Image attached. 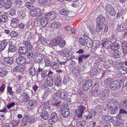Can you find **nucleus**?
Masks as SVG:
<instances>
[{
    "label": "nucleus",
    "mask_w": 127,
    "mask_h": 127,
    "mask_svg": "<svg viewBox=\"0 0 127 127\" xmlns=\"http://www.w3.org/2000/svg\"><path fill=\"white\" fill-rule=\"evenodd\" d=\"M46 81L47 84L48 86L51 87L53 85L54 80L52 78L47 77Z\"/></svg>",
    "instance_id": "nucleus-30"
},
{
    "label": "nucleus",
    "mask_w": 127,
    "mask_h": 127,
    "mask_svg": "<svg viewBox=\"0 0 127 127\" xmlns=\"http://www.w3.org/2000/svg\"><path fill=\"white\" fill-rule=\"evenodd\" d=\"M101 71V69L98 68H95L91 70L90 75L92 76H95L99 73Z\"/></svg>",
    "instance_id": "nucleus-20"
},
{
    "label": "nucleus",
    "mask_w": 127,
    "mask_h": 127,
    "mask_svg": "<svg viewBox=\"0 0 127 127\" xmlns=\"http://www.w3.org/2000/svg\"><path fill=\"white\" fill-rule=\"evenodd\" d=\"M7 71L0 69V76L1 78H4L6 75L7 73Z\"/></svg>",
    "instance_id": "nucleus-53"
},
{
    "label": "nucleus",
    "mask_w": 127,
    "mask_h": 127,
    "mask_svg": "<svg viewBox=\"0 0 127 127\" xmlns=\"http://www.w3.org/2000/svg\"><path fill=\"white\" fill-rule=\"evenodd\" d=\"M65 41L63 40L61 37H58V40L57 45L61 48H62L65 45Z\"/></svg>",
    "instance_id": "nucleus-15"
},
{
    "label": "nucleus",
    "mask_w": 127,
    "mask_h": 127,
    "mask_svg": "<svg viewBox=\"0 0 127 127\" xmlns=\"http://www.w3.org/2000/svg\"><path fill=\"white\" fill-rule=\"evenodd\" d=\"M32 20H30L28 22L27 25L28 28H30L32 27Z\"/></svg>",
    "instance_id": "nucleus-63"
},
{
    "label": "nucleus",
    "mask_w": 127,
    "mask_h": 127,
    "mask_svg": "<svg viewBox=\"0 0 127 127\" xmlns=\"http://www.w3.org/2000/svg\"><path fill=\"white\" fill-rule=\"evenodd\" d=\"M4 61L5 63L9 64H11L13 62V59L11 57L4 58Z\"/></svg>",
    "instance_id": "nucleus-25"
},
{
    "label": "nucleus",
    "mask_w": 127,
    "mask_h": 127,
    "mask_svg": "<svg viewBox=\"0 0 127 127\" xmlns=\"http://www.w3.org/2000/svg\"><path fill=\"white\" fill-rule=\"evenodd\" d=\"M86 46L89 48L92 47V41L90 38H88L86 39Z\"/></svg>",
    "instance_id": "nucleus-41"
},
{
    "label": "nucleus",
    "mask_w": 127,
    "mask_h": 127,
    "mask_svg": "<svg viewBox=\"0 0 127 127\" xmlns=\"http://www.w3.org/2000/svg\"><path fill=\"white\" fill-rule=\"evenodd\" d=\"M57 14L55 12L51 11L47 13L44 17L47 18L48 20H52L57 17Z\"/></svg>",
    "instance_id": "nucleus-9"
},
{
    "label": "nucleus",
    "mask_w": 127,
    "mask_h": 127,
    "mask_svg": "<svg viewBox=\"0 0 127 127\" xmlns=\"http://www.w3.org/2000/svg\"><path fill=\"white\" fill-rule=\"evenodd\" d=\"M29 118V117L28 116L26 115L22 119V122L24 124V126H26V124L28 123V121Z\"/></svg>",
    "instance_id": "nucleus-56"
},
{
    "label": "nucleus",
    "mask_w": 127,
    "mask_h": 127,
    "mask_svg": "<svg viewBox=\"0 0 127 127\" xmlns=\"http://www.w3.org/2000/svg\"><path fill=\"white\" fill-rule=\"evenodd\" d=\"M58 118L57 114L55 112L52 113L51 114L50 119L49 120V123L52 124L55 123L57 122Z\"/></svg>",
    "instance_id": "nucleus-12"
},
{
    "label": "nucleus",
    "mask_w": 127,
    "mask_h": 127,
    "mask_svg": "<svg viewBox=\"0 0 127 127\" xmlns=\"http://www.w3.org/2000/svg\"><path fill=\"white\" fill-rule=\"evenodd\" d=\"M59 54L62 56L65 57H69L70 55L68 49L66 48L63 50L60 51Z\"/></svg>",
    "instance_id": "nucleus-19"
},
{
    "label": "nucleus",
    "mask_w": 127,
    "mask_h": 127,
    "mask_svg": "<svg viewBox=\"0 0 127 127\" xmlns=\"http://www.w3.org/2000/svg\"><path fill=\"white\" fill-rule=\"evenodd\" d=\"M79 70L77 69H74L73 71V76L75 79H76L79 75Z\"/></svg>",
    "instance_id": "nucleus-55"
},
{
    "label": "nucleus",
    "mask_w": 127,
    "mask_h": 127,
    "mask_svg": "<svg viewBox=\"0 0 127 127\" xmlns=\"http://www.w3.org/2000/svg\"><path fill=\"white\" fill-rule=\"evenodd\" d=\"M79 41L81 45L82 46L84 45L85 43V41L83 38L82 37L80 38Z\"/></svg>",
    "instance_id": "nucleus-64"
},
{
    "label": "nucleus",
    "mask_w": 127,
    "mask_h": 127,
    "mask_svg": "<svg viewBox=\"0 0 127 127\" xmlns=\"http://www.w3.org/2000/svg\"><path fill=\"white\" fill-rule=\"evenodd\" d=\"M23 44L28 48L29 49H31L32 48V46L30 41H24L23 42Z\"/></svg>",
    "instance_id": "nucleus-42"
},
{
    "label": "nucleus",
    "mask_w": 127,
    "mask_h": 127,
    "mask_svg": "<svg viewBox=\"0 0 127 127\" xmlns=\"http://www.w3.org/2000/svg\"><path fill=\"white\" fill-rule=\"evenodd\" d=\"M26 58L23 57H19L15 60V63L18 64H24L26 61Z\"/></svg>",
    "instance_id": "nucleus-14"
},
{
    "label": "nucleus",
    "mask_w": 127,
    "mask_h": 127,
    "mask_svg": "<svg viewBox=\"0 0 127 127\" xmlns=\"http://www.w3.org/2000/svg\"><path fill=\"white\" fill-rule=\"evenodd\" d=\"M126 29V27L124 24H122L121 25H118L117 30L118 31L123 32Z\"/></svg>",
    "instance_id": "nucleus-31"
},
{
    "label": "nucleus",
    "mask_w": 127,
    "mask_h": 127,
    "mask_svg": "<svg viewBox=\"0 0 127 127\" xmlns=\"http://www.w3.org/2000/svg\"><path fill=\"white\" fill-rule=\"evenodd\" d=\"M113 79L110 78H108L105 79L104 81V84L106 87H108L112 81Z\"/></svg>",
    "instance_id": "nucleus-36"
},
{
    "label": "nucleus",
    "mask_w": 127,
    "mask_h": 127,
    "mask_svg": "<svg viewBox=\"0 0 127 127\" xmlns=\"http://www.w3.org/2000/svg\"><path fill=\"white\" fill-rule=\"evenodd\" d=\"M50 94L49 90L48 89L46 90L43 93L41 97L42 100L46 99L48 95Z\"/></svg>",
    "instance_id": "nucleus-37"
},
{
    "label": "nucleus",
    "mask_w": 127,
    "mask_h": 127,
    "mask_svg": "<svg viewBox=\"0 0 127 127\" xmlns=\"http://www.w3.org/2000/svg\"><path fill=\"white\" fill-rule=\"evenodd\" d=\"M36 70L35 68L31 66L29 69V72L30 74L32 76H33L36 74Z\"/></svg>",
    "instance_id": "nucleus-46"
},
{
    "label": "nucleus",
    "mask_w": 127,
    "mask_h": 127,
    "mask_svg": "<svg viewBox=\"0 0 127 127\" xmlns=\"http://www.w3.org/2000/svg\"><path fill=\"white\" fill-rule=\"evenodd\" d=\"M120 54L121 53L120 52L117 51L114 53L113 57L115 59H116L120 57Z\"/></svg>",
    "instance_id": "nucleus-61"
},
{
    "label": "nucleus",
    "mask_w": 127,
    "mask_h": 127,
    "mask_svg": "<svg viewBox=\"0 0 127 127\" xmlns=\"http://www.w3.org/2000/svg\"><path fill=\"white\" fill-rule=\"evenodd\" d=\"M110 92L109 90L108 89L103 90H102L99 97L102 100H105L110 95Z\"/></svg>",
    "instance_id": "nucleus-7"
},
{
    "label": "nucleus",
    "mask_w": 127,
    "mask_h": 127,
    "mask_svg": "<svg viewBox=\"0 0 127 127\" xmlns=\"http://www.w3.org/2000/svg\"><path fill=\"white\" fill-rule=\"evenodd\" d=\"M44 56L42 54L38 53H35L33 59L34 61L36 62H41V61L44 59Z\"/></svg>",
    "instance_id": "nucleus-8"
},
{
    "label": "nucleus",
    "mask_w": 127,
    "mask_h": 127,
    "mask_svg": "<svg viewBox=\"0 0 127 127\" xmlns=\"http://www.w3.org/2000/svg\"><path fill=\"white\" fill-rule=\"evenodd\" d=\"M48 71L47 70H42L41 71V76L42 78H44L47 76V73Z\"/></svg>",
    "instance_id": "nucleus-54"
},
{
    "label": "nucleus",
    "mask_w": 127,
    "mask_h": 127,
    "mask_svg": "<svg viewBox=\"0 0 127 127\" xmlns=\"http://www.w3.org/2000/svg\"><path fill=\"white\" fill-rule=\"evenodd\" d=\"M101 119L102 120L104 121H109L110 122H112L114 121V119L112 117L106 115L103 116Z\"/></svg>",
    "instance_id": "nucleus-23"
},
{
    "label": "nucleus",
    "mask_w": 127,
    "mask_h": 127,
    "mask_svg": "<svg viewBox=\"0 0 127 127\" xmlns=\"http://www.w3.org/2000/svg\"><path fill=\"white\" fill-rule=\"evenodd\" d=\"M115 126H119V127H123L124 125V122L122 120H120L119 121L118 120L115 121V123H114Z\"/></svg>",
    "instance_id": "nucleus-45"
},
{
    "label": "nucleus",
    "mask_w": 127,
    "mask_h": 127,
    "mask_svg": "<svg viewBox=\"0 0 127 127\" xmlns=\"http://www.w3.org/2000/svg\"><path fill=\"white\" fill-rule=\"evenodd\" d=\"M4 4V7L6 9H8L11 6V0H5L3 1Z\"/></svg>",
    "instance_id": "nucleus-27"
},
{
    "label": "nucleus",
    "mask_w": 127,
    "mask_h": 127,
    "mask_svg": "<svg viewBox=\"0 0 127 127\" xmlns=\"http://www.w3.org/2000/svg\"><path fill=\"white\" fill-rule=\"evenodd\" d=\"M102 44L103 46L106 49H109L111 46L109 41L107 39H106L104 40Z\"/></svg>",
    "instance_id": "nucleus-33"
},
{
    "label": "nucleus",
    "mask_w": 127,
    "mask_h": 127,
    "mask_svg": "<svg viewBox=\"0 0 127 127\" xmlns=\"http://www.w3.org/2000/svg\"><path fill=\"white\" fill-rule=\"evenodd\" d=\"M118 72L120 74L125 75L127 73V69L125 67H122L118 71Z\"/></svg>",
    "instance_id": "nucleus-43"
},
{
    "label": "nucleus",
    "mask_w": 127,
    "mask_h": 127,
    "mask_svg": "<svg viewBox=\"0 0 127 127\" xmlns=\"http://www.w3.org/2000/svg\"><path fill=\"white\" fill-rule=\"evenodd\" d=\"M28 51V50L25 47H20L18 50V52L20 55L23 54L25 55Z\"/></svg>",
    "instance_id": "nucleus-17"
},
{
    "label": "nucleus",
    "mask_w": 127,
    "mask_h": 127,
    "mask_svg": "<svg viewBox=\"0 0 127 127\" xmlns=\"http://www.w3.org/2000/svg\"><path fill=\"white\" fill-rule=\"evenodd\" d=\"M16 50L15 47L13 45H10L8 49L9 52H14Z\"/></svg>",
    "instance_id": "nucleus-58"
},
{
    "label": "nucleus",
    "mask_w": 127,
    "mask_h": 127,
    "mask_svg": "<svg viewBox=\"0 0 127 127\" xmlns=\"http://www.w3.org/2000/svg\"><path fill=\"white\" fill-rule=\"evenodd\" d=\"M61 83V78L60 76H58L56 79L55 84L59 87L60 86Z\"/></svg>",
    "instance_id": "nucleus-35"
},
{
    "label": "nucleus",
    "mask_w": 127,
    "mask_h": 127,
    "mask_svg": "<svg viewBox=\"0 0 127 127\" xmlns=\"http://www.w3.org/2000/svg\"><path fill=\"white\" fill-rule=\"evenodd\" d=\"M18 13L19 17L21 18L24 19L26 16L25 11L22 10L21 8H19L18 10Z\"/></svg>",
    "instance_id": "nucleus-24"
},
{
    "label": "nucleus",
    "mask_w": 127,
    "mask_h": 127,
    "mask_svg": "<svg viewBox=\"0 0 127 127\" xmlns=\"http://www.w3.org/2000/svg\"><path fill=\"white\" fill-rule=\"evenodd\" d=\"M102 25L101 24L96 23V31L97 32H99V31L101 30L102 29Z\"/></svg>",
    "instance_id": "nucleus-59"
},
{
    "label": "nucleus",
    "mask_w": 127,
    "mask_h": 127,
    "mask_svg": "<svg viewBox=\"0 0 127 127\" xmlns=\"http://www.w3.org/2000/svg\"><path fill=\"white\" fill-rule=\"evenodd\" d=\"M119 46L117 43V44H114L111 45V49L113 50H117L119 48Z\"/></svg>",
    "instance_id": "nucleus-57"
},
{
    "label": "nucleus",
    "mask_w": 127,
    "mask_h": 127,
    "mask_svg": "<svg viewBox=\"0 0 127 127\" xmlns=\"http://www.w3.org/2000/svg\"><path fill=\"white\" fill-rule=\"evenodd\" d=\"M44 62L46 66H48L51 65L50 61L49 58L47 57L44 58Z\"/></svg>",
    "instance_id": "nucleus-52"
},
{
    "label": "nucleus",
    "mask_w": 127,
    "mask_h": 127,
    "mask_svg": "<svg viewBox=\"0 0 127 127\" xmlns=\"http://www.w3.org/2000/svg\"><path fill=\"white\" fill-rule=\"evenodd\" d=\"M101 89V88H95L92 91V95L95 97H97L100 94Z\"/></svg>",
    "instance_id": "nucleus-21"
},
{
    "label": "nucleus",
    "mask_w": 127,
    "mask_h": 127,
    "mask_svg": "<svg viewBox=\"0 0 127 127\" xmlns=\"http://www.w3.org/2000/svg\"><path fill=\"white\" fill-rule=\"evenodd\" d=\"M8 43V42L5 40L2 41L0 44V47L1 50H3L5 49Z\"/></svg>",
    "instance_id": "nucleus-34"
},
{
    "label": "nucleus",
    "mask_w": 127,
    "mask_h": 127,
    "mask_svg": "<svg viewBox=\"0 0 127 127\" xmlns=\"http://www.w3.org/2000/svg\"><path fill=\"white\" fill-rule=\"evenodd\" d=\"M29 94L27 93H23L21 97V100L24 102H27L30 100Z\"/></svg>",
    "instance_id": "nucleus-13"
},
{
    "label": "nucleus",
    "mask_w": 127,
    "mask_h": 127,
    "mask_svg": "<svg viewBox=\"0 0 127 127\" xmlns=\"http://www.w3.org/2000/svg\"><path fill=\"white\" fill-rule=\"evenodd\" d=\"M96 23L104 26L106 23V20L105 17L102 15L98 16L96 19Z\"/></svg>",
    "instance_id": "nucleus-10"
},
{
    "label": "nucleus",
    "mask_w": 127,
    "mask_h": 127,
    "mask_svg": "<svg viewBox=\"0 0 127 127\" xmlns=\"http://www.w3.org/2000/svg\"><path fill=\"white\" fill-rule=\"evenodd\" d=\"M75 2L72 3L71 4L72 6L74 7H78L81 6L83 4V3L81 0H80L75 1Z\"/></svg>",
    "instance_id": "nucleus-32"
},
{
    "label": "nucleus",
    "mask_w": 127,
    "mask_h": 127,
    "mask_svg": "<svg viewBox=\"0 0 127 127\" xmlns=\"http://www.w3.org/2000/svg\"><path fill=\"white\" fill-rule=\"evenodd\" d=\"M93 81L92 80L86 81L83 83V87L85 90H87L92 85Z\"/></svg>",
    "instance_id": "nucleus-11"
},
{
    "label": "nucleus",
    "mask_w": 127,
    "mask_h": 127,
    "mask_svg": "<svg viewBox=\"0 0 127 127\" xmlns=\"http://www.w3.org/2000/svg\"><path fill=\"white\" fill-rule=\"evenodd\" d=\"M107 107L111 110L114 109L115 111H117L119 108L118 102L113 99L109 100L107 103Z\"/></svg>",
    "instance_id": "nucleus-1"
},
{
    "label": "nucleus",
    "mask_w": 127,
    "mask_h": 127,
    "mask_svg": "<svg viewBox=\"0 0 127 127\" xmlns=\"http://www.w3.org/2000/svg\"><path fill=\"white\" fill-rule=\"evenodd\" d=\"M58 37H57L55 39H54L50 41L49 43V45L50 46H54L57 45Z\"/></svg>",
    "instance_id": "nucleus-47"
},
{
    "label": "nucleus",
    "mask_w": 127,
    "mask_h": 127,
    "mask_svg": "<svg viewBox=\"0 0 127 127\" xmlns=\"http://www.w3.org/2000/svg\"><path fill=\"white\" fill-rule=\"evenodd\" d=\"M40 116V117L43 119L47 120L48 118L49 115L47 112H44L41 114Z\"/></svg>",
    "instance_id": "nucleus-40"
},
{
    "label": "nucleus",
    "mask_w": 127,
    "mask_h": 127,
    "mask_svg": "<svg viewBox=\"0 0 127 127\" xmlns=\"http://www.w3.org/2000/svg\"><path fill=\"white\" fill-rule=\"evenodd\" d=\"M100 42L98 40H94L93 43L92 49V51L96 50L100 45Z\"/></svg>",
    "instance_id": "nucleus-18"
},
{
    "label": "nucleus",
    "mask_w": 127,
    "mask_h": 127,
    "mask_svg": "<svg viewBox=\"0 0 127 127\" xmlns=\"http://www.w3.org/2000/svg\"><path fill=\"white\" fill-rule=\"evenodd\" d=\"M31 15L33 17H41L42 15V13L40 9L38 8H34L30 12Z\"/></svg>",
    "instance_id": "nucleus-6"
},
{
    "label": "nucleus",
    "mask_w": 127,
    "mask_h": 127,
    "mask_svg": "<svg viewBox=\"0 0 127 127\" xmlns=\"http://www.w3.org/2000/svg\"><path fill=\"white\" fill-rule=\"evenodd\" d=\"M24 69L21 65L16 66L14 68L13 71L16 72H20L23 71Z\"/></svg>",
    "instance_id": "nucleus-38"
},
{
    "label": "nucleus",
    "mask_w": 127,
    "mask_h": 127,
    "mask_svg": "<svg viewBox=\"0 0 127 127\" xmlns=\"http://www.w3.org/2000/svg\"><path fill=\"white\" fill-rule=\"evenodd\" d=\"M10 35L12 37H15L18 35V33L15 31H12L10 32Z\"/></svg>",
    "instance_id": "nucleus-62"
},
{
    "label": "nucleus",
    "mask_w": 127,
    "mask_h": 127,
    "mask_svg": "<svg viewBox=\"0 0 127 127\" xmlns=\"http://www.w3.org/2000/svg\"><path fill=\"white\" fill-rule=\"evenodd\" d=\"M121 83L120 80H115L112 81L110 85V88L113 90H116L120 87Z\"/></svg>",
    "instance_id": "nucleus-2"
},
{
    "label": "nucleus",
    "mask_w": 127,
    "mask_h": 127,
    "mask_svg": "<svg viewBox=\"0 0 127 127\" xmlns=\"http://www.w3.org/2000/svg\"><path fill=\"white\" fill-rule=\"evenodd\" d=\"M8 20V17L6 15H3L0 16V22L1 23H6Z\"/></svg>",
    "instance_id": "nucleus-28"
},
{
    "label": "nucleus",
    "mask_w": 127,
    "mask_h": 127,
    "mask_svg": "<svg viewBox=\"0 0 127 127\" xmlns=\"http://www.w3.org/2000/svg\"><path fill=\"white\" fill-rule=\"evenodd\" d=\"M86 122L85 120L77 122L76 124V127H84L86 125Z\"/></svg>",
    "instance_id": "nucleus-29"
},
{
    "label": "nucleus",
    "mask_w": 127,
    "mask_h": 127,
    "mask_svg": "<svg viewBox=\"0 0 127 127\" xmlns=\"http://www.w3.org/2000/svg\"><path fill=\"white\" fill-rule=\"evenodd\" d=\"M104 8L106 10V12L112 16H115L116 13V11L111 4H107L104 7Z\"/></svg>",
    "instance_id": "nucleus-3"
},
{
    "label": "nucleus",
    "mask_w": 127,
    "mask_h": 127,
    "mask_svg": "<svg viewBox=\"0 0 127 127\" xmlns=\"http://www.w3.org/2000/svg\"><path fill=\"white\" fill-rule=\"evenodd\" d=\"M117 39L116 37H112V38L110 39L109 42L113 44H117Z\"/></svg>",
    "instance_id": "nucleus-60"
},
{
    "label": "nucleus",
    "mask_w": 127,
    "mask_h": 127,
    "mask_svg": "<svg viewBox=\"0 0 127 127\" xmlns=\"http://www.w3.org/2000/svg\"><path fill=\"white\" fill-rule=\"evenodd\" d=\"M61 23L59 22L54 21L51 24V27L52 29L54 28H58L61 26Z\"/></svg>",
    "instance_id": "nucleus-39"
},
{
    "label": "nucleus",
    "mask_w": 127,
    "mask_h": 127,
    "mask_svg": "<svg viewBox=\"0 0 127 127\" xmlns=\"http://www.w3.org/2000/svg\"><path fill=\"white\" fill-rule=\"evenodd\" d=\"M38 40L43 44H45L47 42L46 39L41 34L38 35Z\"/></svg>",
    "instance_id": "nucleus-44"
},
{
    "label": "nucleus",
    "mask_w": 127,
    "mask_h": 127,
    "mask_svg": "<svg viewBox=\"0 0 127 127\" xmlns=\"http://www.w3.org/2000/svg\"><path fill=\"white\" fill-rule=\"evenodd\" d=\"M48 20L46 18L42 17L40 20L41 27L43 28L45 27L48 23Z\"/></svg>",
    "instance_id": "nucleus-22"
},
{
    "label": "nucleus",
    "mask_w": 127,
    "mask_h": 127,
    "mask_svg": "<svg viewBox=\"0 0 127 127\" xmlns=\"http://www.w3.org/2000/svg\"><path fill=\"white\" fill-rule=\"evenodd\" d=\"M28 54L27 55L28 58L29 59H31L33 57V52L31 49L28 50Z\"/></svg>",
    "instance_id": "nucleus-51"
},
{
    "label": "nucleus",
    "mask_w": 127,
    "mask_h": 127,
    "mask_svg": "<svg viewBox=\"0 0 127 127\" xmlns=\"http://www.w3.org/2000/svg\"><path fill=\"white\" fill-rule=\"evenodd\" d=\"M69 95V93L66 91H59L55 93L56 96L63 100L68 97Z\"/></svg>",
    "instance_id": "nucleus-5"
},
{
    "label": "nucleus",
    "mask_w": 127,
    "mask_h": 127,
    "mask_svg": "<svg viewBox=\"0 0 127 127\" xmlns=\"http://www.w3.org/2000/svg\"><path fill=\"white\" fill-rule=\"evenodd\" d=\"M60 112L62 115L65 117L68 116L69 114V110L67 108H64V109H60Z\"/></svg>",
    "instance_id": "nucleus-16"
},
{
    "label": "nucleus",
    "mask_w": 127,
    "mask_h": 127,
    "mask_svg": "<svg viewBox=\"0 0 127 127\" xmlns=\"http://www.w3.org/2000/svg\"><path fill=\"white\" fill-rule=\"evenodd\" d=\"M51 67L54 69H57L59 66V64L56 62H53L51 64Z\"/></svg>",
    "instance_id": "nucleus-48"
},
{
    "label": "nucleus",
    "mask_w": 127,
    "mask_h": 127,
    "mask_svg": "<svg viewBox=\"0 0 127 127\" xmlns=\"http://www.w3.org/2000/svg\"><path fill=\"white\" fill-rule=\"evenodd\" d=\"M69 12V10H66L65 9H63L60 11V13L61 15H67Z\"/></svg>",
    "instance_id": "nucleus-50"
},
{
    "label": "nucleus",
    "mask_w": 127,
    "mask_h": 127,
    "mask_svg": "<svg viewBox=\"0 0 127 127\" xmlns=\"http://www.w3.org/2000/svg\"><path fill=\"white\" fill-rule=\"evenodd\" d=\"M26 5L27 7L29 9L32 10L35 7L32 4L31 2H27L26 3Z\"/></svg>",
    "instance_id": "nucleus-49"
},
{
    "label": "nucleus",
    "mask_w": 127,
    "mask_h": 127,
    "mask_svg": "<svg viewBox=\"0 0 127 127\" xmlns=\"http://www.w3.org/2000/svg\"><path fill=\"white\" fill-rule=\"evenodd\" d=\"M86 109V108L84 106L82 105H79L76 111L75 116L78 118H81Z\"/></svg>",
    "instance_id": "nucleus-4"
},
{
    "label": "nucleus",
    "mask_w": 127,
    "mask_h": 127,
    "mask_svg": "<svg viewBox=\"0 0 127 127\" xmlns=\"http://www.w3.org/2000/svg\"><path fill=\"white\" fill-rule=\"evenodd\" d=\"M37 101L36 100H32L29 101L27 104L29 107H34L37 105Z\"/></svg>",
    "instance_id": "nucleus-26"
}]
</instances>
